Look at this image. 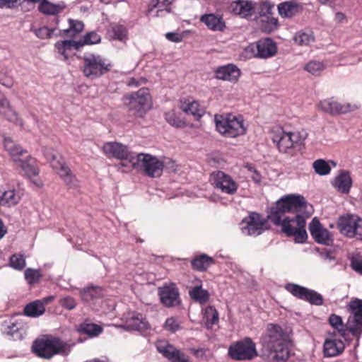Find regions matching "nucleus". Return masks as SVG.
<instances>
[{"instance_id":"obj_20","label":"nucleus","mask_w":362,"mask_h":362,"mask_svg":"<svg viewBox=\"0 0 362 362\" xmlns=\"http://www.w3.org/2000/svg\"><path fill=\"white\" fill-rule=\"evenodd\" d=\"M161 303L166 307H174L180 303L179 290L174 284L159 288Z\"/></svg>"},{"instance_id":"obj_1","label":"nucleus","mask_w":362,"mask_h":362,"mask_svg":"<svg viewBox=\"0 0 362 362\" xmlns=\"http://www.w3.org/2000/svg\"><path fill=\"white\" fill-rule=\"evenodd\" d=\"M305 207L306 202L303 196L286 195L276 202L267 217L274 225L281 226L287 236L294 237L296 243H303L308 238L306 221L299 212Z\"/></svg>"},{"instance_id":"obj_10","label":"nucleus","mask_w":362,"mask_h":362,"mask_svg":"<svg viewBox=\"0 0 362 362\" xmlns=\"http://www.w3.org/2000/svg\"><path fill=\"white\" fill-rule=\"evenodd\" d=\"M43 154L49 161L52 168L59 174L64 181L70 187L76 186L77 180L71 172V170L66 165L64 159L57 155L56 151L49 147L43 148Z\"/></svg>"},{"instance_id":"obj_43","label":"nucleus","mask_w":362,"mask_h":362,"mask_svg":"<svg viewBox=\"0 0 362 362\" xmlns=\"http://www.w3.org/2000/svg\"><path fill=\"white\" fill-rule=\"evenodd\" d=\"M18 165L30 177L36 176L38 174V168L34 158H30L25 160H19Z\"/></svg>"},{"instance_id":"obj_4","label":"nucleus","mask_w":362,"mask_h":362,"mask_svg":"<svg viewBox=\"0 0 362 362\" xmlns=\"http://www.w3.org/2000/svg\"><path fill=\"white\" fill-rule=\"evenodd\" d=\"M272 140L281 153L293 156L305 140L299 132H286L281 127L272 131Z\"/></svg>"},{"instance_id":"obj_7","label":"nucleus","mask_w":362,"mask_h":362,"mask_svg":"<svg viewBox=\"0 0 362 362\" xmlns=\"http://www.w3.org/2000/svg\"><path fill=\"white\" fill-rule=\"evenodd\" d=\"M123 100L129 110L140 117H144L152 106L149 90L145 88L125 95Z\"/></svg>"},{"instance_id":"obj_39","label":"nucleus","mask_w":362,"mask_h":362,"mask_svg":"<svg viewBox=\"0 0 362 362\" xmlns=\"http://www.w3.org/2000/svg\"><path fill=\"white\" fill-rule=\"evenodd\" d=\"M4 145L5 149L9 153L13 159L16 162L19 163V160H21L18 157L24 153L22 148L20 146L16 145L9 137L4 138Z\"/></svg>"},{"instance_id":"obj_22","label":"nucleus","mask_w":362,"mask_h":362,"mask_svg":"<svg viewBox=\"0 0 362 362\" xmlns=\"http://www.w3.org/2000/svg\"><path fill=\"white\" fill-rule=\"evenodd\" d=\"M215 74L218 79L236 83L240 76L241 72L237 66L229 64L218 67Z\"/></svg>"},{"instance_id":"obj_37","label":"nucleus","mask_w":362,"mask_h":362,"mask_svg":"<svg viewBox=\"0 0 362 362\" xmlns=\"http://www.w3.org/2000/svg\"><path fill=\"white\" fill-rule=\"evenodd\" d=\"M336 165L337 163L332 160L326 161L323 159H317L313 163V168L315 172L321 176L329 174L332 167L335 168Z\"/></svg>"},{"instance_id":"obj_56","label":"nucleus","mask_w":362,"mask_h":362,"mask_svg":"<svg viewBox=\"0 0 362 362\" xmlns=\"http://www.w3.org/2000/svg\"><path fill=\"white\" fill-rule=\"evenodd\" d=\"M165 326L168 330L175 332L180 329V324L176 318H167Z\"/></svg>"},{"instance_id":"obj_11","label":"nucleus","mask_w":362,"mask_h":362,"mask_svg":"<svg viewBox=\"0 0 362 362\" xmlns=\"http://www.w3.org/2000/svg\"><path fill=\"white\" fill-rule=\"evenodd\" d=\"M228 355L235 361L252 360L257 356L256 345L250 338H245L230 345Z\"/></svg>"},{"instance_id":"obj_2","label":"nucleus","mask_w":362,"mask_h":362,"mask_svg":"<svg viewBox=\"0 0 362 362\" xmlns=\"http://www.w3.org/2000/svg\"><path fill=\"white\" fill-rule=\"evenodd\" d=\"M292 330L269 324L261 337L263 355L267 362H286L289 358Z\"/></svg>"},{"instance_id":"obj_48","label":"nucleus","mask_w":362,"mask_h":362,"mask_svg":"<svg viewBox=\"0 0 362 362\" xmlns=\"http://www.w3.org/2000/svg\"><path fill=\"white\" fill-rule=\"evenodd\" d=\"M318 107L325 112L336 115V100L334 98H328L320 101Z\"/></svg>"},{"instance_id":"obj_42","label":"nucleus","mask_w":362,"mask_h":362,"mask_svg":"<svg viewBox=\"0 0 362 362\" xmlns=\"http://www.w3.org/2000/svg\"><path fill=\"white\" fill-rule=\"evenodd\" d=\"M214 259L206 255H202L192 261V267L198 271H204L214 264Z\"/></svg>"},{"instance_id":"obj_57","label":"nucleus","mask_w":362,"mask_h":362,"mask_svg":"<svg viewBox=\"0 0 362 362\" xmlns=\"http://www.w3.org/2000/svg\"><path fill=\"white\" fill-rule=\"evenodd\" d=\"M60 304L63 308L68 310H71L75 308L76 302L75 300L71 296H66L60 300Z\"/></svg>"},{"instance_id":"obj_32","label":"nucleus","mask_w":362,"mask_h":362,"mask_svg":"<svg viewBox=\"0 0 362 362\" xmlns=\"http://www.w3.org/2000/svg\"><path fill=\"white\" fill-rule=\"evenodd\" d=\"M352 185V180L349 173L346 171H342L335 178L334 186L337 190L342 193H348Z\"/></svg>"},{"instance_id":"obj_16","label":"nucleus","mask_w":362,"mask_h":362,"mask_svg":"<svg viewBox=\"0 0 362 362\" xmlns=\"http://www.w3.org/2000/svg\"><path fill=\"white\" fill-rule=\"evenodd\" d=\"M285 288L296 298L308 302L311 305L323 304L322 296L317 291L296 284H287Z\"/></svg>"},{"instance_id":"obj_14","label":"nucleus","mask_w":362,"mask_h":362,"mask_svg":"<svg viewBox=\"0 0 362 362\" xmlns=\"http://www.w3.org/2000/svg\"><path fill=\"white\" fill-rule=\"evenodd\" d=\"M211 182L215 189L228 195L236 194L239 187L238 182L232 176L221 170L211 174Z\"/></svg>"},{"instance_id":"obj_52","label":"nucleus","mask_w":362,"mask_h":362,"mask_svg":"<svg viewBox=\"0 0 362 362\" xmlns=\"http://www.w3.org/2000/svg\"><path fill=\"white\" fill-rule=\"evenodd\" d=\"M10 265L17 270H22L25 266V259L23 255L15 254L10 258Z\"/></svg>"},{"instance_id":"obj_5","label":"nucleus","mask_w":362,"mask_h":362,"mask_svg":"<svg viewBox=\"0 0 362 362\" xmlns=\"http://www.w3.org/2000/svg\"><path fill=\"white\" fill-rule=\"evenodd\" d=\"M214 120L217 131L226 137L235 138L246 132L247 127L241 116L232 114L216 115Z\"/></svg>"},{"instance_id":"obj_60","label":"nucleus","mask_w":362,"mask_h":362,"mask_svg":"<svg viewBox=\"0 0 362 362\" xmlns=\"http://www.w3.org/2000/svg\"><path fill=\"white\" fill-rule=\"evenodd\" d=\"M8 108H11L9 101L6 97L1 93L0 95V114L3 115V112L8 110Z\"/></svg>"},{"instance_id":"obj_59","label":"nucleus","mask_w":362,"mask_h":362,"mask_svg":"<svg viewBox=\"0 0 362 362\" xmlns=\"http://www.w3.org/2000/svg\"><path fill=\"white\" fill-rule=\"evenodd\" d=\"M0 83L8 88H11L13 86V79L6 74H0Z\"/></svg>"},{"instance_id":"obj_58","label":"nucleus","mask_w":362,"mask_h":362,"mask_svg":"<svg viewBox=\"0 0 362 362\" xmlns=\"http://www.w3.org/2000/svg\"><path fill=\"white\" fill-rule=\"evenodd\" d=\"M165 37L168 40L173 42H180L182 41L184 35L182 33L177 32H170L165 34Z\"/></svg>"},{"instance_id":"obj_62","label":"nucleus","mask_w":362,"mask_h":362,"mask_svg":"<svg viewBox=\"0 0 362 362\" xmlns=\"http://www.w3.org/2000/svg\"><path fill=\"white\" fill-rule=\"evenodd\" d=\"M351 267L354 271L362 274V260L352 259Z\"/></svg>"},{"instance_id":"obj_33","label":"nucleus","mask_w":362,"mask_h":362,"mask_svg":"<svg viewBox=\"0 0 362 362\" xmlns=\"http://www.w3.org/2000/svg\"><path fill=\"white\" fill-rule=\"evenodd\" d=\"M198 284L193 286L189 291L190 298L196 302L200 303H205L209 298V292L202 288V282L200 280L197 279Z\"/></svg>"},{"instance_id":"obj_51","label":"nucleus","mask_w":362,"mask_h":362,"mask_svg":"<svg viewBox=\"0 0 362 362\" xmlns=\"http://www.w3.org/2000/svg\"><path fill=\"white\" fill-rule=\"evenodd\" d=\"M165 120L171 126L176 127H182L185 126V122L178 117L174 110L167 112L165 115Z\"/></svg>"},{"instance_id":"obj_23","label":"nucleus","mask_w":362,"mask_h":362,"mask_svg":"<svg viewBox=\"0 0 362 362\" xmlns=\"http://www.w3.org/2000/svg\"><path fill=\"white\" fill-rule=\"evenodd\" d=\"M54 47L57 53L66 60L70 56L74 54L75 51L81 47V44L78 41L66 40L57 42Z\"/></svg>"},{"instance_id":"obj_24","label":"nucleus","mask_w":362,"mask_h":362,"mask_svg":"<svg viewBox=\"0 0 362 362\" xmlns=\"http://www.w3.org/2000/svg\"><path fill=\"white\" fill-rule=\"evenodd\" d=\"M171 2L169 0H151L147 16L148 17L161 16L164 13H170V5Z\"/></svg>"},{"instance_id":"obj_17","label":"nucleus","mask_w":362,"mask_h":362,"mask_svg":"<svg viewBox=\"0 0 362 362\" xmlns=\"http://www.w3.org/2000/svg\"><path fill=\"white\" fill-rule=\"evenodd\" d=\"M338 228L341 234L349 237H356L361 240L360 234L362 229V218L356 215L342 216L337 222Z\"/></svg>"},{"instance_id":"obj_50","label":"nucleus","mask_w":362,"mask_h":362,"mask_svg":"<svg viewBox=\"0 0 362 362\" xmlns=\"http://www.w3.org/2000/svg\"><path fill=\"white\" fill-rule=\"evenodd\" d=\"M101 37L95 31L87 33L82 40H78L81 44V47L85 45H94L100 42Z\"/></svg>"},{"instance_id":"obj_38","label":"nucleus","mask_w":362,"mask_h":362,"mask_svg":"<svg viewBox=\"0 0 362 362\" xmlns=\"http://www.w3.org/2000/svg\"><path fill=\"white\" fill-rule=\"evenodd\" d=\"M69 28L59 30V36L74 37L83 30L84 25L82 21L69 19Z\"/></svg>"},{"instance_id":"obj_35","label":"nucleus","mask_w":362,"mask_h":362,"mask_svg":"<svg viewBox=\"0 0 362 362\" xmlns=\"http://www.w3.org/2000/svg\"><path fill=\"white\" fill-rule=\"evenodd\" d=\"M21 199L19 192L14 189H8L2 193L0 197V204L4 206H13Z\"/></svg>"},{"instance_id":"obj_40","label":"nucleus","mask_w":362,"mask_h":362,"mask_svg":"<svg viewBox=\"0 0 362 362\" xmlns=\"http://www.w3.org/2000/svg\"><path fill=\"white\" fill-rule=\"evenodd\" d=\"M107 34L111 39L122 42L127 39V30L122 25L112 24L107 30Z\"/></svg>"},{"instance_id":"obj_64","label":"nucleus","mask_w":362,"mask_h":362,"mask_svg":"<svg viewBox=\"0 0 362 362\" xmlns=\"http://www.w3.org/2000/svg\"><path fill=\"white\" fill-rule=\"evenodd\" d=\"M320 257L325 260V261H331L334 260V257L332 255V254L329 252H322L320 254Z\"/></svg>"},{"instance_id":"obj_8","label":"nucleus","mask_w":362,"mask_h":362,"mask_svg":"<svg viewBox=\"0 0 362 362\" xmlns=\"http://www.w3.org/2000/svg\"><path fill=\"white\" fill-rule=\"evenodd\" d=\"M83 75L90 80L98 78L109 71L112 64L99 54H85L83 57Z\"/></svg>"},{"instance_id":"obj_6","label":"nucleus","mask_w":362,"mask_h":362,"mask_svg":"<svg viewBox=\"0 0 362 362\" xmlns=\"http://www.w3.org/2000/svg\"><path fill=\"white\" fill-rule=\"evenodd\" d=\"M32 349L37 356L49 359L57 354H67L70 346L59 338H46L35 340Z\"/></svg>"},{"instance_id":"obj_34","label":"nucleus","mask_w":362,"mask_h":362,"mask_svg":"<svg viewBox=\"0 0 362 362\" xmlns=\"http://www.w3.org/2000/svg\"><path fill=\"white\" fill-rule=\"evenodd\" d=\"M66 7L64 3L52 4L47 0H42L39 4V11L47 15H56L61 13Z\"/></svg>"},{"instance_id":"obj_61","label":"nucleus","mask_w":362,"mask_h":362,"mask_svg":"<svg viewBox=\"0 0 362 362\" xmlns=\"http://www.w3.org/2000/svg\"><path fill=\"white\" fill-rule=\"evenodd\" d=\"M204 317H218V312L214 306H207L204 310Z\"/></svg>"},{"instance_id":"obj_47","label":"nucleus","mask_w":362,"mask_h":362,"mask_svg":"<svg viewBox=\"0 0 362 362\" xmlns=\"http://www.w3.org/2000/svg\"><path fill=\"white\" fill-rule=\"evenodd\" d=\"M358 108L356 103L340 102L336 100V115L346 114Z\"/></svg>"},{"instance_id":"obj_19","label":"nucleus","mask_w":362,"mask_h":362,"mask_svg":"<svg viewBox=\"0 0 362 362\" xmlns=\"http://www.w3.org/2000/svg\"><path fill=\"white\" fill-rule=\"evenodd\" d=\"M309 230L313 239L319 244L329 245L333 242L332 234L324 228L315 217L309 224Z\"/></svg>"},{"instance_id":"obj_54","label":"nucleus","mask_w":362,"mask_h":362,"mask_svg":"<svg viewBox=\"0 0 362 362\" xmlns=\"http://www.w3.org/2000/svg\"><path fill=\"white\" fill-rule=\"evenodd\" d=\"M3 115L6 117V118L8 120H9L13 123H16L21 127L23 125L22 120L18 117V113L16 111H14L13 109H11V107L8 108V110H6V111H4Z\"/></svg>"},{"instance_id":"obj_36","label":"nucleus","mask_w":362,"mask_h":362,"mask_svg":"<svg viewBox=\"0 0 362 362\" xmlns=\"http://www.w3.org/2000/svg\"><path fill=\"white\" fill-rule=\"evenodd\" d=\"M45 308L40 300L33 301L25 305L23 313L27 317H38L44 314Z\"/></svg>"},{"instance_id":"obj_44","label":"nucleus","mask_w":362,"mask_h":362,"mask_svg":"<svg viewBox=\"0 0 362 362\" xmlns=\"http://www.w3.org/2000/svg\"><path fill=\"white\" fill-rule=\"evenodd\" d=\"M261 29L265 33L274 31L278 25V20L270 16L264 15L259 21Z\"/></svg>"},{"instance_id":"obj_15","label":"nucleus","mask_w":362,"mask_h":362,"mask_svg":"<svg viewBox=\"0 0 362 362\" xmlns=\"http://www.w3.org/2000/svg\"><path fill=\"white\" fill-rule=\"evenodd\" d=\"M103 150L107 156L114 157L122 160L118 165V170L122 172H124L122 168L127 166V164H125L124 161H127L131 164L132 160L134 156V153L129 151L126 146L117 142H108L105 144Z\"/></svg>"},{"instance_id":"obj_31","label":"nucleus","mask_w":362,"mask_h":362,"mask_svg":"<svg viewBox=\"0 0 362 362\" xmlns=\"http://www.w3.org/2000/svg\"><path fill=\"white\" fill-rule=\"evenodd\" d=\"M299 4L293 1H284L278 5V11L283 18H292L301 10Z\"/></svg>"},{"instance_id":"obj_55","label":"nucleus","mask_w":362,"mask_h":362,"mask_svg":"<svg viewBox=\"0 0 362 362\" xmlns=\"http://www.w3.org/2000/svg\"><path fill=\"white\" fill-rule=\"evenodd\" d=\"M245 169H247L248 172V175L250 177V178L255 182V183H260L262 181V175L259 173V171L257 170V169L249 164H247L245 166Z\"/></svg>"},{"instance_id":"obj_13","label":"nucleus","mask_w":362,"mask_h":362,"mask_svg":"<svg viewBox=\"0 0 362 362\" xmlns=\"http://www.w3.org/2000/svg\"><path fill=\"white\" fill-rule=\"evenodd\" d=\"M240 226L243 234L250 236H257L269 227L267 220L255 212L245 217Z\"/></svg>"},{"instance_id":"obj_63","label":"nucleus","mask_w":362,"mask_h":362,"mask_svg":"<svg viewBox=\"0 0 362 362\" xmlns=\"http://www.w3.org/2000/svg\"><path fill=\"white\" fill-rule=\"evenodd\" d=\"M219 318H206L204 326L207 329H213L214 325H217Z\"/></svg>"},{"instance_id":"obj_46","label":"nucleus","mask_w":362,"mask_h":362,"mask_svg":"<svg viewBox=\"0 0 362 362\" xmlns=\"http://www.w3.org/2000/svg\"><path fill=\"white\" fill-rule=\"evenodd\" d=\"M347 309L353 317H362V299L352 298L347 305Z\"/></svg>"},{"instance_id":"obj_49","label":"nucleus","mask_w":362,"mask_h":362,"mask_svg":"<svg viewBox=\"0 0 362 362\" xmlns=\"http://www.w3.org/2000/svg\"><path fill=\"white\" fill-rule=\"evenodd\" d=\"M57 30L56 28H49L46 26H43L38 29H36L35 30V33L37 35V37H38L40 39H47L53 36L59 35V31L57 33Z\"/></svg>"},{"instance_id":"obj_18","label":"nucleus","mask_w":362,"mask_h":362,"mask_svg":"<svg viewBox=\"0 0 362 362\" xmlns=\"http://www.w3.org/2000/svg\"><path fill=\"white\" fill-rule=\"evenodd\" d=\"M158 351L170 362H189V358L167 341L160 340L156 344Z\"/></svg>"},{"instance_id":"obj_12","label":"nucleus","mask_w":362,"mask_h":362,"mask_svg":"<svg viewBox=\"0 0 362 362\" xmlns=\"http://www.w3.org/2000/svg\"><path fill=\"white\" fill-rule=\"evenodd\" d=\"M277 52L276 42L269 37L259 40L255 44H250L244 49L246 57L267 59Z\"/></svg>"},{"instance_id":"obj_28","label":"nucleus","mask_w":362,"mask_h":362,"mask_svg":"<svg viewBox=\"0 0 362 362\" xmlns=\"http://www.w3.org/2000/svg\"><path fill=\"white\" fill-rule=\"evenodd\" d=\"M200 21L212 30L221 31L225 28V23L222 17L213 13L203 15L200 18Z\"/></svg>"},{"instance_id":"obj_30","label":"nucleus","mask_w":362,"mask_h":362,"mask_svg":"<svg viewBox=\"0 0 362 362\" xmlns=\"http://www.w3.org/2000/svg\"><path fill=\"white\" fill-rule=\"evenodd\" d=\"M180 109L187 115H192L197 118L201 117L204 111L200 108L199 104L191 98L181 100Z\"/></svg>"},{"instance_id":"obj_45","label":"nucleus","mask_w":362,"mask_h":362,"mask_svg":"<svg viewBox=\"0 0 362 362\" xmlns=\"http://www.w3.org/2000/svg\"><path fill=\"white\" fill-rule=\"evenodd\" d=\"M325 68L326 66L322 62L311 60L305 65L304 70L313 76H319Z\"/></svg>"},{"instance_id":"obj_26","label":"nucleus","mask_w":362,"mask_h":362,"mask_svg":"<svg viewBox=\"0 0 362 362\" xmlns=\"http://www.w3.org/2000/svg\"><path fill=\"white\" fill-rule=\"evenodd\" d=\"M81 296L83 301L95 304L104 296V290L100 286L87 287L81 291Z\"/></svg>"},{"instance_id":"obj_41","label":"nucleus","mask_w":362,"mask_h":362,"mask_svg":"<svg viewBox=\"0 0 362 362\" xmlns=\"http://www.w3.org/2000/svg\"><path fill=\"white\" fill-rule=\"evenodd\" d=\"M77 330L79 333L86 334L89 337H95L103 332V328L95 324L83 323L78 326Z\"/></svg>"},{"instance_id":"obj_25","label":"nucleus","mask_w":362,"mask_h":362,"mask_svg":"<svg viewBox=\"0 0 362 362\" xmlns=\"http://www.w3.org/2000/svg\"><path fill=\"white\" fill-rule=\"evenodd\" d=\"M2 331L14 340L21 339L25 334L23 325L17 320L15 322L5 321L2 325Z\"/></svg>"},{"instance_id":"obj_53","label":"nucleus","mask_w":362,"mask_h":362,"mask_svg":"<svg viewBox=\"0 0 362 362\" xmlns=\"http://www.w3.org/2000/svg\"><path fill=\"white\" fill-rule=\"evenodd\" d=\"M40 276V272L37 269L28 268L25 271V278L29 284L37 283Z\"/></svg>"},{"instance_id":"obj_21","label":"nucleus","mask_w":362,"mask_h":362,"mask_svg":"<svg viewBox=\"0 0 362 362\" xmlns=\"http://www.w3.org/2000/svg\"><path fill=\"white\" fill-rule=\"evenodd\" d=\"M256 3L252 1L238 0L230 5V11L241 18L251 17L255 10Z\"/></svg>"},{"instance_id":"obj_29","label":"nucleus","mask_w":362,"mask_h":362,"mask_svg":"<svg viewBox=\"0 0 362 362\" xmlns=\"http://www.w3.org/2000/svg\"><path fill=\"white\" fill-rule=\"evenodd\" d=\"M120 327L127 331L134 330L142 332L148 329L150 325L146 321V318H127L125 323Z\"/></svg>"},{"instance_id":"obj_3","label":"nucleus","mask_w":362,"mask_h":362,"mask_svg":"<svg viewBox=\"0 0 362 362\" xmlns=\"http://www.w3.org/2000/svg\"><path fill=\"white\" fill-rule=\"evenodd\" d=\"M328 319L334 332L332 334V338L325 340L323 351L325 356L333 357L342 353L345 347L344 342L337 337V335L347 340V335L350 333L358 339L361 334L362 318H346V322L343 318Z\"/></svg>"},{"instance_id":"obj_27","label":"nucleus","mask_w":362,"mask_h":362,"mask_svg":"<svg viewBox=\"0 0 362 362\" xmlns=\"http://www.w3.org/2000/svg\"><path fill=\"white\" fill-rule=\"evenodd\" d=\"M293 40L298 46L308 47L314 42L315 35L311 30L305 28L297 31L293 37Z\"/></svg>"},{"instance_id":"obj_9","label":"nucleus","mask_w":362,"mask_h":362,"mask_svg":"<svg viewBox=\"0 0 362 362\" xmlns=\"http://www.w3.org/2000/svg\"><path fill=\"white\" fill-rule=\"evenodd\" d=\"M133 168L151 177H160L163 170V163L156 156L148 153L134 154L131 162Z\"/></svg>"}]
</instances>
